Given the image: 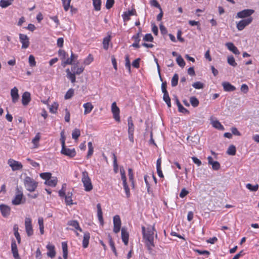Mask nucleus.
<instances>
[{
    "instance_id": "27",
    "label": "nucleus",
    "mask_w": 259,
    "mask_h": 259,
    "mask_svg": "<svg viewBox=\"0 0 259 259\" xmlns=\"http://www.w3.org/2000/svg\"><path fill=\"white\" fill-rule=\"evenodd\" d=\"M90 238V233L86 232L84 233L83 239L82 241V246L83 248H87L89 245V240Z\"/></svg>"
},
{
    "instance_id": "8",
    "label": "nucleus",
    "mask_w": 259,
    "mask_h": 259,
    "mask_svg": "<svg viewBox=\"0 0 259 259\" xmlns=\"http://www.w3.org/2000/svg\"><path fill=\"white\" fill-rule=\"evenodd\" d=\"M111 112L113 114V118L114 119L117 121L120 122V110L119 108L117 107L116 102L112 103L111 105Z\"/></svg>"
},
{
    "instance_id": "59",
    "label": "nucleus",
    "mask_w": 259,
    "mask_h": 259,
    "mask_svg": "<svg viewBox=\"0 0 259 259\" xmlns=\"http://www.w3.org/2000/svg\"><path fill=\"white\" fill-rule=\"evenodd\" d=\"M93 61V57L91 55H89V56L84 60L83 63L85 65L90 64Z\"/></svg>"
},
{
    "instance_id": "48",
    "label": "nucleus",
    "mask_w": 259,
    "mask_h": 259,
    "mask_svg": "<svg viewBox=\"0 0 259 259\" xmlns=\"http://www.w3.org/2000/svg\"><path fill=\"white\" fill-rule=\"evenodd\" d=\"M51 174L50 173V172H44V173H41L40 174V177L46 180V181H48L51 178H52L51 177Z\"/></svg>"
},
{
    "instance_id": "36",
    "label": "nucleus",
    "mask_w": 259,
    "mask_h": 259,
    "mask_svg": "<svg viewBox=\"0 0 259 259\" xmlns=\"http://www.w3.org/2000/svg\"><path fill=\"white\" fill-rule=\"evenodd\" d=\"M179 80V75L178 74L175 73L172 77L171 80V84L172 87H175L177 85Z\"/></svg>"
},
{
    "instance_id": "54",
    "label": "nucleus",
    "mask_w": 259,
    "mask_h": 259,
    "mask_svg": "<svg viewBox=\"0 0 259 259\" xmlns=\"http://www.w3.org/2000/svg\"><path fill=\"white\" fill-rule=\"evenodd\" d=\"M228 63L232 66H236L237 63L235 62V59L233 56L229 57L227 59Z\"/></svg>"
},
{
    "instance_id": "58",
    "label": "nucleus",
    "mask_w": 259,
    "mask_h": 259,
    "mask_svg": "<svg viewBox=\"0 0 259 259\" xmlns=\"http://www.w3.org/2000/svg\"><path fill=\"white\" fill-rule=\"evenodd\" d=\"M211 165L212 169L214 170H219L220 168V164L218 161H213Z\"/></svg>"
},
{
    "instance_id": "57",
    "label": "nucleus",
    "mask_w": 259,
    "mask_h": 259,
    "mask_svg": "<svg viewBox=\"0 0 259 259\" xmlns=\"http://www.w3.org/2000/svg\"><path fill=\"white\" fill-rule=\"evenodd\" d=\"M143 40L145 41L152 42V41H153V37L152 35H151V34L148 33L145 35V36L143 38Z\"/></svg>"
},
{
    "instance_id": "28",
    "label": "nucleus",
    "mask_w": 259,
    "mask_h": 259,
    "mask_svg": "<svg viewBox=\"0 0 259 259\" xmlns=\"http://www.w3.org/2000/svg\"><path fill=\"white\" fill-rule=\"evenodd\" d=\"M187 140L190 141L191 144H197L199 141V137L198 135H195L193 137L188 136Z\"/></svg>"
},
{
    "instance_id": "42",
    "label": "nucleus",
    "mask_w": 259,
    "mask_h": 259,
    "mask_svg": "<svg viewBox=\"0 0 259 259\" xmlns=\"http://www.w3.org/2000/svg\"><path fill=\"white\" fill-rule=\"evenodd\" d=\"M190 102L192 106L196 107L199 105V100L195 97H192L190 98Z\"/></svg>"
},
{
    "instance_id": "39",
    "label": "nucleus",
    "mask_w": 259,
    "mask_h": 259,
    "mask_svg": "<svg viewBox=\"0 0 259 259\" xmlns=\"http://www.w3.org/2000/svg\"><path fill=\"white\" fill-rule=\"evenodd\" d=\"M58 54L59 56L61 57V59L62 60V63L63 61L66 60L68 57V54L65 52V51L63 50H60L58 52Z\"/></svg>"
},
{
    "instance_id": "47",
    "label": "nucleus",
    "mask_w": 259,
    "mask_h": 259,
    "mask_svg": "<svg viewBox=\"0 0 259 259\" xmlns=\"http://www.w3.org/2000/svg\"><path fill=\"white\" fill-rule=\"evenodd\" d=\"M108 238H109V245H110V247H111L112 251L115 253V255H116L117 253L116 251V249H115V247L114 246V242L112 240L111 236L109 234L108 235Z\"/></svg>"
},
{
    "instance_id": "41",
    "label": "nucleus",
    "mask_w": 259,
    "mask_h": 259,
    "mask_svg": "<svg viewBox=\"0 0 259 259\" xmlns=\"http://www.w3.org/2000/svg\"><path fill=\"white\" fill-rule=\"evenodd\" d=\"M246 187L250 191L255 192L258 190L259 186L258 184L252 185L251 184L248 183L246 184Z\"/></svg>"
},
{
    "instance_id": "20",
    "label": "nucleus",
    "mask_w": 259,
    "mask_h": 259,
    "mask_svg": "<svg viewBox=\"0 0 259 259\" xmlns=\"http://www.w3.org/2000/svg\"><path fill=\"white\" fill-rule=\"evenodd\" d=\"M226 47L230 51L232 52L235 55H239L240 52L238 51L232 42H227L226 44Z\"/></svg>"
},
{
    "instance_id": "4",
    "label": "nucleus",
    "mask_w": 259,
    "mask_h": 259,
    "mask_svg": "<svg viewBox=\"0 0 259 259\" xmlns=\"http://www.w3.org/2000/svg\"><path fill=\"white\" fill-rule=\"evenodd\" d=\"M253 20L252 17H249L247 19H244L239 21L236 25L237 29L239 31L242 30L246 26L250 24Z\"/></svg>"
},
{
    "instance_id": "15",
    "label": "nucleus",
    "mask_w": 259,
    "mask_h": 259,
    "mask_svg": "<svg viewBox=\"0 0 259 259\" xmlns=\"http://www.w3.org/2000/svg\"><path fill=\"white\" fill-rule=\"evenodd\" d=\"M31 100L30 94L28 92H24L22 96V103L24 106L27 105Z\"/></svg>"
},
{
    "instance_id": "61",
    "label": "nucleus",
    "mask_w": 259,
    "mask_h": 259,
    "mask_svg": "<svg viewBox=\"0 0 259 259\" xmlns=\"http://www.w3.org/2000/svg\"><path fill=\"white\" fill-rule=\"evenodd\" d=\"M140 58H137L136 60H135L133 62V63H132L133 66L134 67L136 68H139V67H140Z\"/></svg>"
},
{
    "instance_id": "49",
    "label": "nucleus",
    "mask_w": 259,
    "mask_h": 259,
    "mask_svg": "<svg viewBox=\"0 0 259 259\" xmlns=\"http://www.w3.org/2000/svg\"><path fill=\"white\" fill-rule=\"evenodd\" d=\"M192 87L196 89H202L204 88V84L200 81H197L192 84Z\"/></svg>"
},
{
    "instance_id": "51",
    "label": "nucleus",
    "mask_w": 259,
    "mask_h": 259,
    "mask_svg": "<svg viewBox=\"0 0 259 259\" xmlns=\"http://www.w3.org/2000/svg\"><path fill=\"white\" fill-rule=\"evenodd\" d=\"M11 4L10 2L8 0H1L0 1V6L3 8H5Z\"/></svg>"
},
{
    "instance_id": "45",
    "label": "nucleus",
    "mask_w": 259,
    "mask_h": 259,
    "mask_svg": "<svg viewBox=\"0 0 259 259\" xmlns=\"http://www.w3.org/2000/svg\"><path fill=\"white\" fill-rule=\"evenodd\" d=\"M176 61L177 63L180 67H184L185 66V62L184 61V59H183L181 56L179 55L177 58Z\"/></svg>"
},
{
    "instance_id": "18",
    "label": "nucleus",
    "mask_w": 259,
    "mask_h": 259,
    "mask_svg": "<svg viewBox=\"0 0 259 259\" xmlns=\"http://www.w3.org/2000/svg\"><path fill=\"white\" fill-rule=\"evenodd\" d=\"M0 210L1 211L2 215L4 217H8L10 213V207L5 204L0 205Z\"/></svg>"
},
{
    "instance_id": "5",
    "label": "nucleus",
    "mask_w": 259,
    "mask_h": 259,
    "mask_svg": "<svg viewBox=\"0 0 259 259\" xmlns=\"http://www.w3.org/2000/svg\"><path fill=\"white\" fill-rule=\"evenodd\" d=\"M25 228L28 236H31L33 234L32 226V221L30 218L26 217L25 219Z\"/></svg>"
},
{
    "instance_id": "3",
    "label": "nucleus",
    "mask_w": 259,
    "mask_h": 259,
    "mask_svg": "<svg viewBox=\"0 0 259 259\" xmlns=\"http://www.w3.org/2000/svg\"><path fill=\"white\" fill-rule=\"evenodd\" d=\"M81 182L83 184L85 191L89 192L93 189V185L89 176L88 172L87 171H84L82 172Z\"/></svg>"
},
{
    "instance_id": "24",
    "label": "nucleus",
    "mask_w": 259,
    "mask_h": 259,
    "mask_svg": "<svg viewBox=\"0 0 259 259\" xmlns=\"http://www.w3.org/2000/svg\"><path fill=\"white\" fill-rule=\"evenodd\" d=\"M83 107L84 108V114L86 115L90 113L93 110L94 106L91 102H88L84 103L83 105Z\"/></svg>"
},
{
    "instance_id": "23",
    "label": "nucleus",
    "mask_w": 259,
    "mask_h": 259,
    "mask_svg": "<svg viewBox=\"0 0 259 259\" xmlns=\"http://www.w3.org/2000/svg\"><path fill=\"white\" fill-rule=\"evenodd\" d=\"M97 215L99 219V221L101 225L103 224V212L101 208V206L100 203L97 204Z\"/></svg>"
},
{
    "instance_id": "33",
    "label": "nucleus",
    "mask_w": 259,
    "mask_h": 259,
    "mask_svg": "<svg viewBox=\"0 0 259 259\" xmlns=\"http://www.w3.org/2000/svg\"><path fill=\"white\" fill-rule=\"evenodd\" d=\"M111 40V35H108L103 39V48L105 50H107L109 47V44Z\"/></svg>"
},
{
    "instance_id": "31",
    "label": "nucleus",
    "mask_w": 259,
    "mask_h": 259,
    "mask_svg": "<svg viewBox=\"0 0 259 259\" xmlns=\"http://www.w3.org/2000/svg\"><path fill=\"white\" fill-rule=\"evenodd\" d=\"M57 183V179L56 177H52L48 181L45 182V184L51 186H56Z\"/></svg>"
},
{
    "instance_id": "50",
    "label": "nucleus",
    "mask_w": 259,
    "mask_h": 259,
    "mask_svg": "<svg viewBox=\"0 0 259 259\" xmlns=\"http://www.w3.org/2000/svg\"><path fill=\"white\" fill-rule=\"evenodd\" d=\"M212 125L213 127H214L215 128H216L217 129L221 130H224L223 126L218 120L213 121L212 122Z\"/></svg>"
},
{
    "instance_id": "43",
    "label": "nucleus",
    "mask_w": 259,
    "mask_h": 259,
    "mask_svg": "<svg viewBox=\"0 0 259 259\" xmlns=\"http://www.w3.org/2000/svg\"><path fill=\"white\" fill-rule=\"evenodd\" d=\"M88 147L89 151L87 155V157L89 158L90 156H91L94 152V147L93 146L92 143L91 142H89L88 143Z\"/></svg>"
},
{
    "instance_id": "7",
    "label": "nucleus",
    "mask_w": 259,
    "mask_h": 259,
    "mask_svg": "<svg viewBox=\"0 0 259 259\" xmlns=\"http://www.w3.org/2000/svg\"><path fill=\"white\" fill-rule=\"evenodd\" d=\"M254 11L252 9H245L237 13L236 18H245L250 17V16L253 14Z\"/></svg>"
},
{
    "instance_id": "2",
    "label": "nucleus",
    "mask_w": 259,
    "mask_h": 259,
    "mask_svg": "<svg viewBox=\"0 0 259 259\" xmlns=\"http://www.w3.org/2000/svg\"><path fill=\"white\" fill-rule=\"evenodd\" d=\"M24 185L27 190L29 192H34L37 187L38 183L32 178L26 176L24 179Z\"/></svg>"
},
{
    "instance_id": "17",
    "label": "nucleus",
    "mask_w": 259,
    "mask_h": 259,
    "mask_svg": "<svg viewBox=\"0 0 259 259\" xmlns=\"http://www.w3.org/2000/svg\"><path fill=\"white\" fill-rule=\"evenodd\" d=\"M141 30L140 28L139 31L136 35H134L132 37V38L133 39H134V40H135V42L133 43L132 45V47H133L134 48H140L139 42L140 41V35L141 34Z\"/></svg>"
},
{
    "instance_id": "62",
    "label": "nucleus",
    "mask_w": 259,
    "mask_h": 259,
    "mask_svg": "<svg viewBox=\"0 0 259 259\" xmlns=\"http://www.w3.org/2000/svg\"><path fill=\"white\" fill-rule=\"evenodd\" d=\"M120 171L121 174V177L123 182H126V179L125 176V173L123 168H120Z\"/></svg>"
},
{
    "instance_id": "32",
    "label": "nucleus",
    "mask_w": 259,
    "mask_h": 259,
    "mask_svg": "<svg viewBox=\"0 0 259 259\" xmlns=\"http://www.w3.org/2000/svg\"><path fill=\"white\" fill-rule=\"evenodd\" d=\"M63 3L64 10L67 12L69 8H70L71 10L73 9V7L70 6V3L71 0H61Z\"/></svg>"
},
{
    "instance_id": "63",
    "label": "nucleus",
    "mask_w": 259,
    "mask_h": 259,
    "mask_svg": "<svg viewBox=\"0 0 259 259\" xmlns=\"http://www.w3.org/2000/svg\"><path fill=\"white\" fill-rule=\"evenodd\" d=\"M150 4L152 6H153L157 8H158L159 10H161V9L160 5L159 4V3H158V2L156 0H151L150 1Z\"/></svg>"
},
{
    "instance_id": "21",
    "label": "nucleus",
    "mask_w": 259,
    "mask_h": 259,
    "mask_svg": "<svg viewBox=\"0 0 259 259\" xmlns=\"http://www.w3.org/2000/svg\"><path fill=\"white\" fill-rule=\"evenodd\" d=\"M154 227L153 226L151 228H148L146 233L143 235L144 238L145 239H148V238L153 239Z\"/></svg>"
},
{
    "instance_id": "34",
    "label": "nucleus",
    "mask_w": 259,
    "mask_h": 259,
    "mask_svg": "<svg viewBox=\"0 0 259 259\" xmlns=\"http://www.w3.org/2000/svg\"><path fill=\"white\" fill-rule=\"evenodd\" d=\"M38 223L39 225V229L40 233L41 235L44 233V219L42 217H39L38 219Z\"/></svg>"
},
{
    "instance_id": "35",
    "label": "nucleus",
    "mask_w": 259,
    "mask_h": 259,
    "mask_svg": "<svg viewBox=\"0 0 259 259\" xmlns=\"http://www.w3.org/2000/svg\"><path fill=\"white\" fill-rule=\"evenodd\" d=\"M236 147L233 145H230L227 151V153L230 155H235L236 154Z\"/></svg>"
},
{
    "instance_id": "53",
    "label": "nucleus",
    "mask_w": 259,
    "mask_h": 259,
    "mask_svg": "<svg viewBox=\"0 0 259 259\" xmlns=\"http://www.w3.org/2000/svg\"><path fill=\"white\" fill-rule=\"evenodd\" d=\"M123 188L125 190L126 197L128 198L130 196V188L128 187L126 182H123Z\"/></svg>"
},
{
    "instance_id": "40",
    "label": "nucleus",
    "mask_w": 259,
    "mask_h": 259,
    "mask_svg": "<svg viewBox=\"0 0 259 259\" xmlns=\"http://www.w3.org/2000/svg\"><path fill=\"white\" fill-rule=\"evenodd\" d=\"M80 135V131L78 128H75L72 133V137L74 140H77Z\"/></svg>"
},
{
    "instance_id": "55",
    "label": "nucleus",
    "mask_w": 259,
    "mask_h": 259,
    "mask_svg": "<svg viewBox=\"0 0 259 259\" xmlns=\"http://www.w3.org/2000/svg\"><path fill=\"white\" fill-rule=\"evenodd\" d=\"M58 107V104L57 103H54V104L50 108V111L52 113H55L57 112Z\"/></svg>"
},
{
    "instance_id": "64",
    "label": "nucleus",
    "mask_w": 259,
    "mask_h": 259,
    "mask_svg": "<svg viewBox=\"0 0 259 259\" xmlns=\"http://www.w3.org/2000/svg\"><path fill=\"white\" fill-rule=\"evenodd\" d=\"M166 85L167 83L166 81L162 82L161 84V90L163 95L168 93L166 90Z\"/></svg>"
},
{
    "instance_id": "30",
    "label": "nucleus",
    "mask_w": 259,
    "mask_h": 259,
    "mask_svg": "<svg viewBox=\"0 0 259 259\" xmlns=\"http://www.w3.org/2000/svg\"><path fill=\"white\" fill-rule=\"evenodd\" d=\"M128 122V133H134L135 128L132 118L130 116L127 119Z\"/></svg>"
},
{
    "instance_id": "52",
    "label": "nucleus",
    "mask_w": 259,
    "mask_h": 259,
    "mask_svg": "<svg viewBox=\"0 0 259 259\" xmlns=\"http://www.w3.org/2000/svg\"><path fill=\"white\" fill-rule=\"evenodd\" d=\"M28 61L31 67H34L36 65V62L34 57L31 55L29 56Z\"/></svg>"
},
{
    "instance_id": "29",
    "label": "nucleus",
    "mask_w": 259,
    "mask_h": 259,
    "mask_svg": "<svg viewBox=\"0 0 259 259\" xmlns=\"http://www.w3.org/2000/svg\"><path fill=\"white\" fill-rule=\"evenodd\" d=\"M67 225L74 227L75 229L79 231L80 232L82 231L81 228L79 227V224L77 221H75V220L69 221L68 222Z\"/></svg>"
},
{
    "instance_id": "46",
    "label": "nucleus",
    "mask_w": 259,
    "mask_h": 259,
    "mask_svg": "<svg viewBox=\"0 0 259 259\" xmlns=\"http://www.w3.org/2000/svg\"><path fill=\"white\" fill-rule=\"evenodd\" d=\"M125 66L128 69L129 73L131 72V63L128 55L125 56Z\"/></svg>"
},
{
    "instance_id": "22",
    "label": "nucleus",
    "mask_w": 259,
    "mask_h": 259,
    "mask_svg": "<svg viewBox=\"0 0 259 259\" xmlns=\"http://www.w3.org/2000/svg\"><path fill=\"white\" fill-rule=\"evenodd\" d=\"M175 98L176 104L178 107L179 111L183 113H188L189 111L182 105L178 97L177 96H175Z\"/></svg>"
},
{
    "instance_id": "26",
    "label": "nucleus",
    "mask_w": 259,
    "mask_h": 259,
    "mask_svg": "<svg viewBox=\"0 0 259 259\" xmlns=\"http://www.w3.org/2000/svg\"><path fill=\"white\" fill-rule=\"evenodd\" d=\"M222 85L224 88V90L227 92L234 91L236 90V88L234 86L232 85L228 82H223Z\"/></svg>"
},
{
    "instance_id": "16",
    "label": "nucleus",
    "mask_w": 259,
    "mask_h": 259,
    "mask_svg": "<svg viewBox=\"0 0 259 259\" xmlns=\"http://www.w3.org/2000/svg\"><path fill=\"white\" fill-rule=\"evenodd\" d=\"M77 56L74 54L72 52L71 54V56L70 58H67L66 60L63 61L62 63V65L63 67H65L66 65L68 64H72L73 61H75V60L77 59Z\"/></svg>"
},
{
    "instance_id": "37",
    "label": "nucleus",
    "mask_w": 259,
    "mask_h": 259,
    "mask_svg": "<svg viewBox=\"0 0 259 259\" xmlns=\"http://www.w3.org/2000/svg\"><path fill=\"white\" fill-rule=\"evenodd\" d=\"M94 9L96 11H100L101 10V0H92Z\"/></svg>"
},
{
    "instance_id": "12",
    "label": "nucleus",
    "mask_w": 259,
    "mask_h": 259,
    "mask_svg": "<svg viewBox=\"0 0 259 259\" xmlns=\"http://www.w3.org/2000/svg\"><path fill=\"white\" fill-rule=\"evenodd\" d=\"M11 250L13 256L15 259H21L18 253L17 244L14 239H13L12 241Z\"/></svg>"
},
{
    "instance_id": "1",
    "label": "nucleus",
    "mask_w": 259,
    "mask_h": 259,
    "mask_svg": "<svg viewBox=\"0 0 259 259\" xmlns=\"http://www.w3.org/2000/svg\"><path fill=\"white\" fill-rule=\"evenodd\" d=\"M60 135V141L62 146V149L61 150V154L65 156H67L70 158L74 157L76 155V151L74 148L69 149L66 148L65 146L66 138L64 136V132L63 131L61 132Z\"/></svg>"
},
{
    "instance_id": "38",
    "label": "nucleus",
    "mask_w": 259,
    "mask_h": 259,
    "mask_svg": "<svg viewBox=\"0 0 259 259\" xmlns=\"http://www.w3.org/2000/svg\"><path fill=\"white\" fill-rule=\"evenodd\" d=\"M74 89L71 88L68 90L65 95L64 98L65 100L71 99L74 95Z\"/></svg>"
},
{
    "instance_id": "44",
    "label": "nucleus",
    "mask_w": 259,
    "mask_h": 259,
    "mask_svg": "<svg viewBox=\"0 0 259 259\" xmlns=\"http://www.w3.org/2000/svg\"><path fill=\"white\" fill-rule=\"evenodd\" d=\"M40 139V134L37 133L34 138L32 140V143L34 144V148H37L38 147V143Z\"/></svg>"
},
{
    "instance_id": "10",
    "label": "nucleus",
    "mask_w": 259,
    "mask_h": 259,
    "mask_svg": "<svg viewBox=\"0 0 259 259\" xmlns=\"http://www.w3.org/2000/svg\"><path fill=\"white\" fill-rule=\"evenodd\" d=\"M19 39L22 44V49L28 48L30 44L29 37L26 34L20 33Z\"/></svg>"
},
{
    "instance_id": "13",
    "label": "nucleus",
    "mask_w": 259,
    "mask_h": 259,
    "mask_svg": "<svg viewBox=\"0 0 259 259\" xmlns=\"http://www.w3.org/2000/svg\"><path fill=\"white\" fill-rule=\"evenodd\" d=\"M121 238L122 241L125 245L128 244L129 234L125 227H123L121 229Z\"/></svg>"
},
{
    "instance_id": "9",
    "label": "nucleus",
    "mask_w": 259,
    "mask_h": 259,
    "mask_svg": "<svg viewBox=\"0 0 259 259\" xmlns=\"http://www.w3.org/2000/svg\"><path fill=\"white\" fill-rule=\"evenodd\" d=\"M113 232L117 234L121 229V222L119 215H116L113 217Z\"/></svg>"
},
{
    "instance_id": "6",
    "label": "nucleus",
    "mask_w": 259,
    "mask_h": 259,
    "mask_svg": "<svg viewBox=\"0 0 259 259\" xmlns=\"http://www.w3.org/2000/svg\"><path fill=\"white\" fill-rule=\"evenodd\" d=\"M8 164L13 171L21 170L23 168V165L21 162L13 159H9L8 161Z\"/></svg>"
},
{
    "instance_id": "19",
    "label": "nucleus",
    "mask_w": 259,
    "mask_h": 259,
    "mask_svg": "<svg viewBox=\"0 0 259 259\" xmlns=\"http://www.w3.org/2000/svg\"><path fill=\"white\" fill-rule=\"evenodd\" d=\"M135 15H136V10L135 9H133L131 11L125 12L122 15L124 21L125 22L128 21L130 19L131 16Z\"/></svg>"
},
{
    "instance_id": "14",
    "label": "nucleus",
    "mask_w": 259,
    "mask_h": 259,
    "mask_svg": "<svg viewBox=\"0 0 259 259\" xmlns=\"http://www.w3.org/2000/svg\"><path fill=\"white\" fill-rule=\"evenodd\" d=\"M11 96L12 99V102L14 104L16 103L19 98L18 90L16 87H14L11 90Z\"/></svg>"
},
{
    "instance_id": "25",
    "label": "nucleus",
    "mask_w": 259,
    "mask_h": 259,
    "mask_svg": "<svg viewBox=\"0 0 259 259\" xmlns=\"http://www.w3.org/2000/svg\"><path fill=\"white\" fill-rule=\"evenodd\" d=\"M47 248L49 251L47 252V255L51 258L55 257L56 251L55 250V246L54 245H48Z\"/></svg>"
},
{
    "instance_id": "11",
    "label": "nucleus",
    "mask_w": 259,
    "mask_h": 259,
    "mask_svg": "<svg viewBox=\"0 0 259 259\" xmlns=\"http://www.w3.org/2000/svg\"><path fill=\"white\" fill-rule=\"evenodd\" d=\"M17 190V194L15 196L14 199L12 200V203L14 205H17L21 204L22 203V197L23 194L19 190L18 188Z\"/></svg>"
},
{
    "instance_id": "56",
    "label": "nucleus",
    "mask_w": 259,
    "mask_h": 259,
    "mask_svg": "<svg viewBox=\"0 0 259 259\" xmlns=\"http://www.w3.org/2000/svg\"><path fill=\"white\" fill-rule=\"evenodd\" d=\"M75 75L76 74L74 72H72L71 73H69V74L68 75L67 77L70 80L72 83H74L76 81Z\"/></svg>"
},
{
    "instance_id": "60",
    "label": "nucleus",
    "mask_w": 259,
    "mask_h": 259,
    "mask_svg": "<svg viewBox=\"0 0 259 259\" xmlns=\"http://www.w3.org/2000/svg\"><path fill=\"white\" fill-rule=\"evenodd\" d=\"M114 3V0H107L106 4V8L107 9H111Z\"/></svg>"
}]
</instances>
